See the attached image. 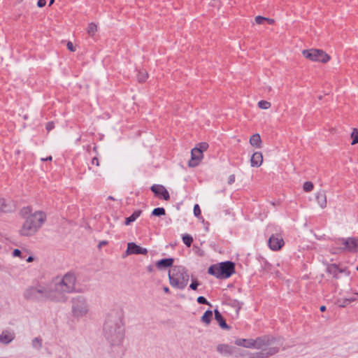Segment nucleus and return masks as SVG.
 I'll return each mask as SVG.
<instances>
[{
	"label": "nucleus",
	"mask_w": 358,
	"mask_h": 358,
	"mask_svg": "<svg viewBox=\"0 0 358 358\" xmlns=\"http://www.w3.org/2000/svg\"><path fill=\"white\" fill-rule=\"evenodd\" d=\"M182 241L187 247H190L193 242V238L190 235L185 234L182 236Z\"/></svg>",
	"instance_id": "obj_30"
},
{
	"label": "nucleus",
	"mask_w": 358,
	"mask_h": 358,
	"mask_svg": "<svg viewBox=\"0 0 358 358\" xmlns=\"http://www.w3.org/2000/svg\"><path fill=\"white\" fill-rule=\"evenodd\" d=\"M97 31V26L94 22H91L88 24L87 32L90 36H93Z\"/></svg>",
	"instance_id": "obj_28"
},
{
	"label": "nucleus",
	"mask_w": 358,
	"mask_h": 358,
	"mask_svg": "<svg viewBox=\"0 0 358 358\" xmlns=\"http://www.w3.org/2000/svg\"><path fill=\"white\" fill-rule=\"evenodd\" d=\"M191 157V159L189 162V166L191 167H194L199 164L203 158V153L199 149L194 148L192 150Z\"/></svg>",
	"instance_id": "obj_15"
},
{
	"label": "nucleus",
	"mask_w": 358,
	"mask_h": 358,
	"mask_svg": "<svg viewBox=\"0 0 358 358\" xmlns=\"http://www.w3.org/2000/svg\"><path fill=\"white\" fill-rule=\"evenodd\" d=\"M103 336L110 346H120L125 336L124 313L122 309L110 310L103 324Z\"/></svg>",
	"instance_id": "obj_1"
},
{
	"label": "nucleus",
	"mask_w": 358,
	"mask_h": 358,
	"mask_svg": "<svg viewBox=\"0 0 358 358\" xmlns=\"http://www.w3.org/2000/svg\"><path fill=\"white\" fill-rule=\"evenodd\" d=\"M208 148V145L206 143H201L199 145V147H197V149H199L201 152L203 153V151H206Z\"/></svg>",
	"instance_id": "obj_38"
},
{
	"label": "nucleus",
	"mask_w": 358,
	"mask_h": 358,
	"mask_svg": "<svg viewBox=\"0 0 358 358\" xmlns=\"http://www.w3.org/2000/svg\"><path fill=\"white\" fill-rule=\"evenodd\" d=\"M271 106V103L267 101L262 100L258 102V106L262 109H268Z\"/></svg>",
	"instance_id": "obj_33"
},
{
	"label": "nucleus",
	"mask_w": 358,
	"mask_h": 358,
	"mask_svg": "<svg viewBox=\"0 0 358 358\" xmlns=\"http://www.w3.org/2000/svg\"><path fill=\"white\" fill-rule=\"evenodd\" d=\"M201 209L198 204H195L194 206V214L196 217H199L201 215Z\"/></svg>",
	"instance_id": "obj_39"
},
{
	"label": "nucleus",
	"mask_w": 358,
	"mask_h": 358,
	"mask_svg": "<svg viewBox=\"0 0 358 358\" xmlns=\"http://www.w3.org/2000/svg\"><path fill=\"white\" fill-rule=\"evenodd\" d=\"M92 164H95L96 166H99V160L96 157H94L92 159Z\"/></svg>",
	"instance_id": "obj_45"
},
{
	"label": "nucleus",
	"mask_w": 358,
	"mask_h": 358,
	"mask_svg": "<svg viewBox=\"0 0 358 358\" xmlns=\"http://www.w3.org/2000/svg\"><path fill=\"white\" fill-rule=\"evenodd\" d=\"M152 215L155 216H161L165 215V209L164 208H156L152 212Z\"/></svg>",
	"instance_id": "obj_32"
},
{
	"label": "nucleus",
	"mask_w": 358,
	"mask_h": 358,
	"mask_svg": "<svg viewBox=\"0 0 358 358\" xmlns=\"http://www.w3.org/2000/svg\"><path fill=\"white\" fill-rule=\"evenodd\" d=\"M15 335L13 331L6 329L0 334V343L3 345L10 343L15 339Z\"/></svg>",
	"instance_id": "obj_16"
},
{
	"label": "nucleus",
	"mask_w": 358,
	"mask_h": 358,
	"mask_svg": "<svg viewBox=\"0 0 358 358\" xmlns=\"http://www.w3.org/2000/svg\"><path fill=\"white\" fill-rule=\"evenodd\" d=\"M152 192L157 196L167 201L169 199L170 196L167 189L161 185H153L151 187Z\"/></svg>",
	"instance_id": "obj_13"
},
{
	"label": "nucleus",
	"mask_w": 358,
	"mask_h": 358,
	"mask_svg": "<svg viewBox=\"0 0 358 358\" xmlns=\"http://www.w3.org/2000/svg\"><path fill=\"white\" fill-rule=\"evenodd\" d=\"M169 278L172 287L182 289L188 283L189 275L184 267L176 266L169 271Z\"/></svg>",
	"instance_id": "obj_6"
},
{
	"label": "nucleus",
	"mask_w": 358,
	"mask_h": 358,
	"mask_svg": "<svg viewBox=\"0 0 358 358\" xmlns=\"http://www.w3.org/2000/svg\"><path fill=\"white\" fill-rule=\"evenodd\" d=\"M28 251L25 249L20 250L19 249H15L13 251V257H20V259H24L27 256Z\"/></svg>",
	"instance_id": "obj_27"
},
{
	"label": "nucleus",
	"mask_w": 358,
	"mask_h": 358,
	"mask_svg": "<svg viewBox=\"0 0 358 358\" xmlns=\"http://www.w3.org/2000/svg\"><path fill=\"white\" fill-rule=\"evenodd\" d=\"M316 200L322 208H324L327 206V197L324 191L317 193Z\"/></svg>",
	"instance_id": "obj_20"
},
{
	"label": "nucleus",
	"mask_w": 358,
	"mask_h": 358,
	"mask_svg": "<svg viewBox=\"0 0 358 358\" xmlns=\"http://www.w3.org/2000/svg\"><path fill=\"white\" fill-rule=\"evenodd\" d=\"M214 313H215V319L218 322L220 327L222 329H229V327L227 324V323H226L224 319L223 318V317L222 316L221 313L217 309L215 310Z\"/></svg>",
	"instance_id": "obj_21"
},
{
	"label": "nucleus",
	"mask_w": 358,
	"mask_h": 358,
	"mask_svg": "<svg viewBox=\"0 0 358 358\" xmlns=\"http://www.w3.org/2000/svg\"><path fill=\"white\" fill-rule=\"evenodd\" d=\"M235 181V176L234 175H231L229 176V184H231L233 183Z\"/></svg>",
	"instance_id": "obj_46"
},
{
	"label": "nucleus",
	"mask_w": 358,
	"mask_h": 358,
	"mask_svg": "<svg viewBox=\"0 0 358 358\" xmlns=\"http://www.w3.org/2000/svg\"><path fill=\"white\" fill-rule=\"evenodd\" d=\"M320 309L322 312H323L326 310V307L324 306H322Z\"/></svg>",
	"instance_id": "obj_53"
},
{
	"label": "nucleus",
	"mask_w": 358,
	"mask_h": 358,
	"mask_svg": "<svg viewBox=\"0 0 358 358\" xmlns=\"http://www.w3.org/2000/svg\"><path fill=\"white\" fill-rule=\"evenodd\" d=\"M32 347L36 349H40L42 346V340L39 338H34L31 342Z\"/></svg>",
	"instance_id": "obj_31"
},
{
	"label": "nucleus",
	"mask_w": 358,
	"mask_h": 358,
	"mask_svg": "<svg viewBox=\"0 0 358 358\" xmlns=\"http://www.w3.org/2000/svg\"><path fill=\"white\" fill-rule=\"evenodd\" d=\"M164 291L166 293H168L169 292V289L167 287H164Z\"/></svg>",
	"instance_id": "obj_54"
},
{
	"label": "nucleus",
	"mask_w": 358,
	"mask_h": 358,
	"mask_svg": "<svg viewBox=\"0 0 358 358\" xmlns=\"http://www.w3.org/2000/svg\"><path fill=\"white\" fill-rule=\"evenodd\" d=\"M266 22H267L270 24H273L274 20L273 19L266 17Z\"/></svg>",
	"instance_id": "obj_47"
},
{
	"label": "nucleus",
	"mask_w": 358,
	"mask_h": 358,
	"mask_svg": "<svg viewBox=\"0 0 358 358\" xmlns=\"http://www.w3.org/2000/svg\"><path fill=\"white\" fill-rule=\"evenodd\" d=\"M13 209V205L10 203H6V201L0 198V211L3 213H8L12 211Z\"/></svg>",
	"instance_id": "obj_22"
},
{
	"label": "nucleus",
	"mask_w": 358,
	"mask_h": 358,
	"mask_svg": "<svg viewBox=\"0 0 358 358\" xmlns=\"http://www.w3.org/2000/svg\"><path fill=\"white\" fill-rule=\"evenodd\" d=\"M302 55L312 62L327 63L330 59V57L324 51L318 49L304 50Z\"/></svg>",
	"instance_id": "obj_10"
},
{
	"label": "nucleus",
	"mask_w": 358,
	"mask_h": 358,
	"mask_svg": "<svg viewBox=\"0 0 358 358\" xmlns=\"http://www.w3.org/2000/svg\"><path fill=\"white\" fill-rule=\"evenodd\" d=\"M284 243L283 238L278 234L272 235L268 241V247L273 251L279 250Z\"/></svg>",
	"instance_id": "obj_11"
},
{
	"label": "nucleus",
	"mask_w": 358,
	"mask_h": 358,
	"mask_svg": "<svg viewBox=\"0 0 358 358\" xmlns=\"http://www.w3.org/2000/svg\"><path fill=\"white\" fill-rule=\"evenodd\" d=\"M197 302L201 304H206L210 306V303L206 300V299L201 296L197 298Z\"/></svg>",
	"instance_id": "obj_36"
},
{
	"label": "nucleus",
	"mask_w": 358,
	"mask_h": 358,
	"mask_svg": "<svg viewBox=\"0 0 358 358\" xmlns=\"http://www.w3.org/2000/svg\"><path fill=\"white\" fill-rule=\"evenodd\" d=\"M199 285V283L197 282V281L196 280H194L192 281V282L189 285V287L192 289H196L197 287Z\"/></svg>",
	"instance_id": "obj_42"
},
{
	"label": "nucleus",
	"mask_w": 358,
	"mask_h": 358,
	"mask_svg": "<svg viewBox=\"0 0 358 358\" xmlns=\"http://www.w3.org/2000/svg\"><path fill=\"white\" fill-rule=\"evenodd\" d=\"M261 143H262L261 137L259 134H253L250 138V145L255 148H260Z\"/></svg>",
	"instance_id": "obj_24"
},
{
	"label": "nucleus",
	"mask_w": 358,
	"mask_h": 358,
	"mask_svg": "<svg viewBox=\"0 0 358 358\" xmlns=\"http://www.w3.org/2000/svg\"><path fill=\"white\" fill-rule=\"evenodd\" d=\"M24 297L35 302H44L50 301L59 302L63 298L60 294H56L51 281L47 284L36 283L27 287L24 292Z\"/></svg>",
	"instance_id": "obj_3"
},
{
	"label": "nucleus",
	"mask_w": 358,
	"mask_h": 358,
	"mask_svg": "<svg viewBox=\"0 0 358 358\" xmlns=\"http://www.w3.org/2000/svg\"><path fill=\"white\" fill-rule=\"evenodd\" d=\"M106 244H107V241H101L99 244V247L101 248L102 245H105Z\"/></svg>",
	"instance_id": "obj_49"
},
{
	"label": "nucleus",
	"mask_w": 358,
	"mask_h": 358,
	"mask_svg": "<svg viewBox=\"0 0 358 358\" xmlns=\"http://www.w3.org/2000/svg\"><path fill=\"white\" fill-rule=\"evenodd\" d=\"M46 4L45 0H38L37 2V6L40 8L43 7Z\"/></svg>",
	"instance_id": "obj_44"
},
{
	"label": "nucleus",
	"mask_w": 358,
	"mask_h": 358,
	"mask_svg": "<svg viewBox=\"0 0 358 358\" xmlns=\"http://www.w3.org/2000/svg\"><path fill=\"white\" fill-rule=\"evenodd\" d=\"M355 299H337L336 303L341 308L346 307L348 304H350L351 302L354 301Z\"/></svg>",
	"instance_id": "obj_26"
},
{
	"label": "nucleus",
	"mask_w": 358,
	"mask_h": 358,
	"mask_svg": "<svg viewBox=\"0 0 358 358\" xmlns=\"http://www.w3.org/2000/svg\"><path fill=\"white\" fill-rule=\"evenodd\" d=\"M45 220L46 215L42 211H36L28 215L19 230L20 234L23 236L34 235L44 224Z\"/></svg>",
	"instance_id": "obj_5"
},
{
	"label": "nucleus",
	"mask_w": 358,
	"mask_h": 358,
	"mask_svg": "<svg viewBox=\"0 0 358 358\" xmlns=\"http://www.w3.org/2000/svg\"><path fill=\"white\" fill-rule=\"evenodd\" d=\"M357 294H358V292H357Z\"/></svg>",
	"instance_id": "obj_56"
},
{
	"label": "nucleus",
	"mask_w": 358,
	"mask_h": 358,
	"mask_svg": "<svg viewBox=\"0 0 358 358\" xmlns=\"http://www.w3.org/2000/svg\"><path fill=\"white\" fill-rule=\"evenodd\" d=\"M327 272L334 278H338L339 274L343 272V270L336 264H329L327 267Z\"/></svg>",
	"instance_id": "obj_17"
},
{
	"label": "nucleus",
	"mask_w": 358,
	"mask_h": 358,
	"mask_svg": "<svg viewBox=\"0 0 358 358\" xmlns=\"http://www.w3.org/2000/svg\"><path fill=\"white\" fill-rule=\"evenodd\" d=\"M28 212H29V208H23V209H22V213H28Z\"/></svg>",
	"instance_id": "obj_51"
},
{
	"label": "nucleus",
	"mask_w": 358,
	"mask_h": 358,
	"mask_svg": "<svg viewBox=\"0 0 358 358\" xmlns=\"http://www.w3.org/2000/svg\"><path fill=\"white\" fill-rule=\"evenodd\" d=\"M141 210H135L131 215L125 219L124 224L129 225L131 222L136 221L141 216Z\"/></svg>",
	"instance_id": "obj_23"
},
{
	"label": "nucleus",
	"mask_w": 358,
	"mask_h": 358,
	"mask_svg": "<svg viewBox=\"0 0 358 358\" xmlns=\"http://www.w3.org/2000/svg\"><path fill=\"white\" fill-rule=\"evenodd\" d=\"M66 46H67L68 50H69L70 51H71V52L76 51V48L72 42L69 41L66 44Z\"/></svg>",
	"instance_id": "obj_41"
},
{
	"label": "nucleus",
	"mask_w": 358,
	"mask_h": 358,
	"mask_svg": "<svg viewBox=\"0 0 358 358\" xmlns=\"http://www.w3.org/2000/svg\"><path fill=\"white\" fill-rule=\"evenodd\" d=\"M236 348L228 344H218L216 347L217 352L223 357H230L234 355Z\"/></svg>",
	"instance_id": "obj_12"
},
{
	"label": "nucleus",
	"mask_w": 358,
	"mask_h": 358,
	"mask_svg": "<svg viewBox=\"0 0 358 358\" xmlns=\"http://www.w3.org/2000/svg\"><path fill=\"white\" fill-rule=\"evenodd\" d=\"M55 0H50L49 5H52L54 3Z\"/></svg>",
	"instance_id": "obj_55"
},
{
	"label": "nucleus",
	"mask_w": 358,
	"mask_h": 358,
	"mask_svg": "<svg viewBox=\"0 0 358 358\" xmlns=\"http://www.w3.org/2000/svg\"><path fill=\"white\" fill-rule=\"evenodd\" d=\"M274 339L269 336L258 337L256 339L238 338L235 341V344L247 348H256L262 350L255 354L254 358H266L276 354L279 348L272 346Z\"/></svg>",
	"instance_id": "obj_2"
},
{
	"label": "nucleus",
	"mask_w": 358,
	"mask_h": 358,
	"mask_svg": "<svg viewBox=\"0 0 358 358\" xmlns=\"http://www.w3.org/2000/svg\"><path fill=\"white\" fill-rule=\"evenodd\" d=\"M351 138L352 139V141L351 143L352 145L358 143V131L357 129H353V131L351 134Z\"/></svg>",
	"instance_id": "obj_34"
},
{
	"label": "nucleus",
	"mask_w": 358,
	"mask_h": 358,
	"mask_svg": "<svg viewBox=\"0 0 358 358\" xmlns=\"http://www.w3.org/2000/svg\"><path fill=\"white\" fill-rule=\"evenodd\" d=\"M148 250L144 248L136 245L134 243H129L127 244V249L126 250L127 255L136 254V255H146Z\"/></svg>",
	"instance_id": "obj_14"
},
{
	"label": "nucleus",
	"mask_w": 358,
	"mask_h": 358,
	"mask_svg": "<svg viewBox=\"0 0 358 358\" xmlns=\"http://www.w3.org/2000/svg\"><path fill=\"white\" fill-rule=\"evenodd\" d=\"M341 238H337L336 240H334V245L331 247L330 248V251L331 252V249L334 248H336V247H343V245H342V243H338L337 241L340 239Z\"/></svg>",
	"instance_id": "obj_40"
},
{
	"label": "nucleus",
	"mask_w": 358,
	"mask_h": 358,
	"mask_svg": "<svg viewBox=\"0 0 358 358\" xmlns=\"http://www.w3.org/2000/svg\"><path fill=\"white\" fill-rule=\"evenodd\" d=\"M51 282L55 294H60L63 298L62 300H58L59 303L66 301V294L83 291L76 287V277L72 272H68L63 276H57L51 280Z\"/></svg>",
	"instance_id": "obj_4"
},
{
	"label": "nucleus",
	"mask_w": 358,
	"mask_h": 358,
	"mask_svg": "<svg viewBox=\"0 0 358 358\" xmlns=\"http://www.w3.org/2000/svg\"><path fill=\"white\" fill-rule=\"evenodd\" d=\"M34 261V257L32 256H29L27 259V262H31Z\"/></svg>",
	"instance_id": "obj_50"
},
{
	"label": "nucleus",
	"mask_w": 358,
	"mask_h": 358,
	"mask_svg": "<svg viewBox=\"0 0 358 358\" xmlns=\"http://www.w3.org/2000/svg\"><path fill=\"white\" fill-rule=\"evenodd\" d=\"M71 304L72 316L77 320L87 316L90 311L87 299L83 295L73 297Z\"/></svg>",
	"instance_id": "obj_7"
},
{
	"label": "nucleus",
	"mask_w": 358,
	"mask_h": 358,
	"mask_svg": "<svg viewBox=\"0 0 358 358\" xmlns=\"http://www.w3.org/2000/svg\"><path fill=\"white\" fill-rule=\"evenodd\" d=\"M213 317V311L208 310H206L203 316L201 318V321L206 324V325H208L212 320Z\"/></svg>",
	"instance_id": "obj_25"
},
{
	"label": "nucleus",
	"mask_w": 358,
	"mask_h": 358,
	"mask_svg": "<svg viewBox=\"0 0 358 358\" xmlns=\"http://www.w3.org/2000/svg\"><path fill=\"white\" fill-rule=\"evenodd\" d=\"M266 17H262V16H257L255 17V22L258 24H262L266 22Z\"/></svg>",
	"instance_id": "obj_37"
},
{
	"label": "nucleus",
	"mask_w": 358,
	"mask_h": 358,
	"mask_svg": "<svg viewBox=\"0 0 358 358\" xmlns=\"http://www.w3.org/2000/svg\"><path fill=\"white\" fill-rule=\"evenodd\" d=\"M54 128V123L52 122H48L46 125V129L50 131Z\"/></svg>",
	"instance_id": "obj_43"
},
{
	"label": "nucleus",
	"mask_w": 358,
	"mask_h": 358,
	"mask_svg": "<svg viewBox=\"0 0 358 358\" xmlns=\"http://www.w3.org/2000/svg\"><path fill=\"white\" fill-rule=\"evenodd\" d=\"M263 162V156L262 152H255L251 157L250 164L253 167H259L262 165Z\"/></svg>",
	"instance_id": "obj_18"
},
{
	"label": "nucleus",
	"mask_w": 358,
	"mask_h": 358,
	"mask_svg": "<svg viewBox=\"0 0 358 358\" xmlns=\"http://www.w3.org/2000/svg\"><path fill=\"white\" fill-rule=\"evenodd\" d=\"M337 242L338 243H342L343 247H336L332 248V254H339L345 251L350 252H358V238H341Z\"/></svg>",
	"instance_id": "obj_9"
},
{
	"label": "nucleus",
	"mask_w": 358,
	"mask_h": 358,
	"mask_svg": "<svg viewBox=\"0 0 358 358\" xmlns=\"http://www.w3.org/2000/svg\"><path fill=\"white\" fill-rule=\"evenodd\" d=\"M41 160L42 161H52V157L51 156H49L46 158H41Z\"/></svg>",
	"instance_id": "obj_48"
},
{
	"label": "nucleus",
	"mask_w": 358,
	"mask_h": 358,
	"mask_svg": "<svg viewBox=\"0 0 358 358\" xmlns=\"http://www.w3.org/2000/svg\"><path fill=\"white\" fill-rule=\"evenodd\" d=\"M138 80L140 83H143L148 78V73L145 71H139L137 75Z\"/></svg>",
	"instance_id": "obj_29"
},
{
	"label": "nucleus",
	"mask_w": 358,
	"mask_h": 358,
	"mask_svg": "<svg viewBox=\"0 0 358 358\" xmlns=\"http://www.w3.org/2000/svg\"><path fill=\"white\" fill-rule=\"evenodd\" d=\"M173 264V258L162 259L156 262V266L159 269H163L172 266Z\"/></svg>",
	"instance_id": "obj_19"
},
{
	"label": "nucleus",
	"mask_w": 358,
	"mask_h": 358,
	"mask_svg": "<svg viewBox=\"0 0 358 358\" xmlns=\"http://www.w3.org/2000/svg\"><path fill=\"white\" fill-rule=\"evenodd\" d=\"M271 265L268 263L265 264V268L270 269Z\"/></svg>",
	"instance_id": "obj_52"
},
{
	"label": "nucleus",
	"mask_w": 358,
	"mask_h": 358,
	"mask_svg": "<svg viewBox=\"0 0 358 358\" xmlns=\"http://www.w3.org/2000/svg\"><path fill=\"white\" fill-rule=\"evenodd\" d=\"M313 184L311 182H306L303 184V189L306 192H311L313 189Z\"/></svg>",
	"instance_id": "obj_35"
},
{
	"label": "nucleus",
	"mask_w": 358,
	"mask_h": 358,
	"mask_svg": "<svg viewBox=\"0 0 358 358\" xmlns=\"http://www.w3.org/2000/svg\"><path fill=\"white\" fill-rule=\"evenodd\" d=\"M234 271L235 265L229 261L213 264L208 268V273L220 279L229 278Z\"/></svg>",
	"instance_id": "obj_8"
}]
</instances>
